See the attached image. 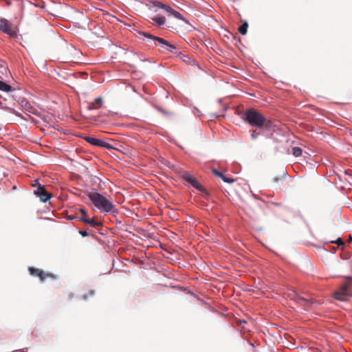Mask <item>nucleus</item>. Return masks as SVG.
<instances>
[{"mask_svg": "<svg viewBox=\"0 0 352 352\" xmlns=\"http://www.w3.org/2000/svg\"><path fill=\"white\" fill-rule=\"evenodd\" d=\"M154 6L155 7H158V8H162V6H165V4H163V3H162L159 2V1H155L154 3Z\"/></svg>", "mask_w": 352, "mask_h": 352, "instance_id": "26", "label": "nucleus"}, {"mask_svg": "<svg viewBox=\"0 0 352 352\" xmlns=\"http://www.w3.org/2000/svg\"><path fill=\"white\" fill-rule=\"evenodd\" d=\"M0 109L8 111L12 113L15 114L17 116H19V117L21 116V114L19 113L16 111L14 109L9 107L7 105L4 104L3 102L1 100H0Z\"/></svg>", "mask_w": 352, "mask_h": 352, "instance_id": "14", "label": "nucleus"}, {"mask_svg": "<svg viewBox=\"0 0 352 352\" xmlns=\"http://www.w3.org/2000/svg\"><path fill=\"white\" fill-rule=\"evenodd\" d=\"M95 292L94 290H89L88 292H87L86 293H85L83 295H82V298L83 299H88L89 297H91L94 295Z\"/></svg>", "mask_w": 352, "mask_h": 352, "instance_id": "19", "label": "nucleus"}, {"mask_svg": "<svg viewBox=\"0 0 352 352\" xmlns=\"http://www.w3.org/2000/svg\"><path fill=\"white\" fill-rule=\"evenodd\" d=\"M273 179L274 182L276 184H278L280 181H281V179L278 177H274Z\"/></svg>", "mask_w": 352, "mask_h": 352, "instance_id": "27", "label": "nucleus"}, {"mask_svg": "<svg viewBox=\"0 0 352 352\" xmlns=\"http://www.w3.org/2000/svg\"><path fill=\"white\" fill-rule=\"evenodd\" d=\"M35 182H36L38 184V188H37L36 190H35V192H34L35 195H36L38 197H39L41 200L43 202L47 201L52 197L51 194L49 193L45 190L44 186H42L41 184H39L38 179H36Z\"/></svg>", "mask_w": 352, "mask_h": 352, "instance_id": "8", "label": "nucleus"}, {"mask_svg": "<svg viewBox=\"0 0 352 352\" xmlns=\"http://www.w3.org/2000/svg\"><path fill=\"white\" fill-rule=\"evenodd\" d=\"M241 118L252 126L258 129H267L270 126V121L267 120L258 110L250 108L241 114Z\"/></svg>", "mask_w": 352, "mask_h": 352, "instance_id": "1", "label": "nucleus"}, {"mask_svg": "<svg viewBox=\"0 0 352 352\" xmlns=\"http://www.w3.org/2000/svg\"><path fill=\"white\" fill-rule=\"evenodd\" d=\"M171 14L173 16H174L175 18L179 19L180 20L184 19L182 14L179 12L175 10L172 12Z\"/></svg>", "mask_w": 352, "mask_h": 352, "instance_id": "21", "label": "nucleus"}, {"mask_svg": "<svg viewBox=\"0 0 352 352\" xmlns=\"http://www.w3.org/2000/svg\"><path fill=\"white\" fill-rule=\"evenodd\" d=\"M85 140L87 142H89L91 144L94 145V146H98L103 147V148H110V146L108 143L104 142L102 140L95 138L85 137Z\"/></svg>", "mask_w": 352, "mask_h": 352, "instance_id": "9", "label": "nucleus"}, {"mask_svg": "<svg viewBox=\"0 0 352 352\" xmlns=\"http://www.w3.org/2000/svg\"><path fill=\"white\" fill-rule=\"evenodd\" d=\"M0 30L12 38H15L17 36L16 27L4 18L0 19Z\"/></svg>", "mask_w": 352, "mask_h": 352, "instance_id": "5", "label": "nucleus"}, {"mask_svg": "<svg viewBox=\"0 0 352 352\" xmlns=\"http://www.w3.org/2000/svg\"><path fill=\"white\" fill-rule=\"evenodd\" d=\"M79 234L84 237L89 236V234L86 230H79Z\"/></svg>", "mask_w": 352, "mask_h": 352, "instance_id": "24", "label": "nucleus"}, {"mask_svg": "<svg viewBox=\"0 0 352 352\" xmlns=\"http://www.w3.org/2000/svg\"><path fill=\"white\" fill-rule=\"evenodd\" d=\"M292 153L295 157H298L302 155V149L300 147H294Z\"/></svg>", "mask_w": 352, "mask_h": 352, "instance_id": "18", "label": "nucleus"}, {"mask_svg": "<svg viewBox=\"0 0 352 352\" xmlns=\"http://www.w3.org/2000/svg\"><path fill=\"white\" fill-rule=\"evenodd\" d=\"M248 28V24L247 22H244L239 28V32L245 35L247 33Z\"/></svg>", "mask_w": 352, "mask_h": 352, "instance_id": "17", "label": "nucleus"}, {"mask_svg": "<svg viewBox=\"0 0 352 352\" xmlns=\"http://www.w3.org/2000/svg\"><path fill=\"white\" fill-rule=\"evenodd\" d=\"M28 272L32 276L38 277L41 282H44L47 278H50L52 280H55L56 278V275L54 274L45 272L41 269L32 267H30L28 268Z\"/></svg>", "mask_w": 352, "mask_h": 352, "instance_id": "6", "label": "nucleus"}, {"mask_svg": "<svg viewBox=\"0 0 352 352\" xmlns=\"http://www.w3.org/2000/svg\"><path fill=\"white\" fill-rule=\"evenodd\" d=\"M80 212L82 213V217H81L87 218V214L86 211L85 210V209L80 208Z\"/></svg>", "mask_w": 352, "mask_h": 352, "instance_id": "25", "label": "nucleus"}, {"mask_svg": "<svg viewBox=\"0 0 352 352\" xmlns=\"http://www.w3.org/2000/svg\"><path fill=\"white\" fill-rule=\"evenodd\" d=\"M32 186H37L38 187V184L36 182H35V180L34 181V183L32 184Z\"/></svg>", "mask_w": 352, "mask_h": 352, "instance_id": "28", "label": "nucleus"}, {"mask_svg": "<svg viewBox=\"0 0 352 352\" xmlns=\"http://www.w3.org/2000/svg\"><path fill=\"white\" fill-rule=\"evenodd\" d=\"M88 197L95 207L101 212H109L113 208L112 203L98 192H89Z\"/></svg>", "mask_w": 352, "mask_h": 352, "instance_id": "2", "label": "nucleus"}, {"mask_svg": "<svg viewBox=\"0 0 352 352\" xmlns=\"http://www.w3.org/2000/svg\"><path fill=\"white\" fill-rule=\"evenodd\" d=\"M292 298L302 306H309L311 304L310 300L298 296L294 292H293V296H292Z\"/></svg>", "mask_w": 352, "mask_h": 352, "instance_id": "10", "label": "nucleus"}, {"mask_svg": "<svg viewBox=\"0 0 352 352\" xmlns=\"http://www.w3.org/2000/svg\"><path fill=\"white\" fill-rule=\"evenodd\" d=\"M78 220L86 223V224H89L92 227H97V226H99L101 225V223H100L99 221H97L94 218H93L91 219H89L85 217H79Z\"/></svg>", "mask_w": 352, "mask_h": 352, "instance_id": "13", "label": "nucleus"}, {"mask_svg": "<svg viewBox=\"0 0 352 352\" xmlns=\"http://www.w3.org/2000/svg\"><path fill=\"white\" fill-rule=\"evenodd\" d=\"M261 135V133L257 131L256 129L255 130H252V133H251V138L252 140H256V138H258V136Z\"/></svg>", "mask_w": 352, "mask_h": 352, "instance_id": "20", "label": "nucleus"}, {"mask_svg": "<svg viewBox=\"0 0 352 352\" xmlns=\"http://www.w3.org/2000/svg\"><path fill=\"white\" fill-rule=\"evenodd\" d=\"M345 283L342 285L339 289L334 292L333 297L340 301H346L348 298L352 296L351 291L352 277H347Z\"/></svg>", "mask_w": 352, "mask_h": 352, "instance_id": "4", "label": "nucleus"}, {"mask_svg": "<svg viewBox=\"0 0 352 352\" xmlns=\"http://www.w3.org/2000/svg\"><path fill=\"white\" fill-rule=\"evenodd\" d=\"M162 9H164L166 12L171 14L172 12L174 10L171 7L169 6L165 5L162 6Z\"/></svg>", "mask_w": 352, "mask_h": 352, "instance_id": "22", "label": "nucleus"}, {"mask_svg": "<svg viewBox=\"0 0 352 352\" xmlns=\"http://www.w3.org/2000/svg\"><path fill=\"white\" fill-rule=\"evenodd\" d=\"M182 178L189 184H190L194 188L198 190L207 193V190L196 180V179L190 175L189 173L185 172L182 175Z\"/></svg>", "mask_w": 352, "mask_h": 352, "instance_id": "7", "label": "nucleus"}, {"mask_svg": "<svg viewBox=\"0 0 352 352\" xmlns=\"http://www.w3.org/2000/svg\"><path fill=\"white\" fill-rule=\"evenodd\" d=\"M332 243H335L338 245H343L344 243L340 238L337 239L336 241H332Z\"/></svg>", "mask_w": 352, "mask_h": 352, "instance_id": "23", "label": "nucleus"}, {"mask_svg": "<svg viewBox=\"0 0 352 352\" xmlns=\"http://www.w3.org/2000/svg\"><path fill=\"white\" fill-rule=\"evenodd\" d=\"M69 219H74V217H72V216H69Z\"/></svg>", "mask_w": 352, "mask_h": 352, "instance_id": "29", "label": "nucleus"}, {"mask_svg": "<svg viewBox=\"0 0 352 352\" xmlns=\"http://www.w3.org/2000/svg\"><path fill=\"white\" fill-rule=\"evenodd\" d=\"M140 34L143 35L145 38L148 39V42L151 44L153 43L154 45H160V50L162 52L168 51L173 52V50L176 49L175 46L170 43L166 40L155 36L148 32H141Z\"/></svg>", "mask_w": 352, "mask_h": 352, "instance_id": "3", "label": "nucleus"}, {"mask_svg": "<svg viewBox=\"0 0 352 352\" xmlns=\"http://www.w3.org/2000/svg\"><path fill=\"white\" fill-rule=\"evenodd\" d=\"M102 104V98L101 97H98L94 100V102H90L88 105L89 110L93 109H98L101 107Z\"/></svg>", "mask_w": 352, "mask_h": 352, "instance_id": "12", "label": "nucleus"}, {"mask_svg": "<svg viewBox=\"0 0 352 352\" xmlns=\"http://www.w3.org/2000/svg\"><path fill=\"white\" fill-rule=\"evenodd\" d=\"M152 20L155 21L159 25H163L165 23L166 19L164 16H156L152 18Z\"/></svg>", "mask_w": 352, "mask_h": 352, "instance_id": "16", "label": "nucleus"}, {"mask_svg": "<svg viewBox=\"0 0 352 352\" xmlns=\"http://www.w3.org/2000/svg\"><path fill=\"white\" fill-rule=\"evenodd\" d=\"M212 172L214 175L221 178L224 182L231 184L234 182V179L224 175L221 172L219 171L216 168H212Z\"/></svg>", "mask_w": 352, "mask_h": 352, "instance_id": "11", "label": "nucleus"}, {"mask_svg": "<svg viewBox=\"0 0 352 352\" xmlns=\"http://www.w3.org/2000/svg\"><path fill=\"white\" fill-rule=\"evenodd\" d=\"M0 90L4 92H10L12 91V87L6 82L0 80Z\"/></svg>", "mask_w": 352, "mask_h": 352, "instance_id": "15", "label": "nucleus"}]
</instances>
